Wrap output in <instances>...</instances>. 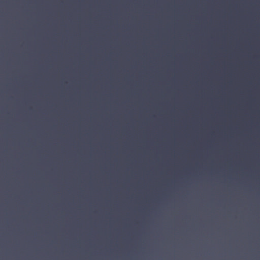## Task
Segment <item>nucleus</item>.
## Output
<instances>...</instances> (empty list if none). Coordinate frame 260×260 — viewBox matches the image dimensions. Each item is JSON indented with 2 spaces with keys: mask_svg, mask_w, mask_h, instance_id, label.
I'll use <instances>...</instances> for the list:
<instances>
[{
  "mask_svg": "<svg viewBox=\"0 0 260 260\" xmlns=\"http://www.w3.org/2000/svg\"><path fill=\"white\" fill-rule=\"evenodd\" d=\"M201 34H202V35H203L204 34H203V33H202Z\"/></svg>",
  "mask_w": 260,
  "mask_h": 260,
  "instance_id": "obj_11",
  "label": "nucleus"
},
{
  "mask_svg": "<svg viewBox=\"0 0 260 260\" xmlns=\"http://www.w3.org/2000/svg\"><path fill=\"white\" fill-rule=\"evenodd\" d=\"M210 33H212V31H210Z\"/></svg>",
  "mask_w": 260,
  "mask_h": 260,
  "instance_id": "obj_4",
  "label": "nucleus"
},
{
  "mask_svg": "<svg viewBox=\"0 0 260 260\" xmlns=\"http://www.w3.org/2000/svg\"><path fill=\"white\" fill-rule=\"evenodd\" d=\"M185 34H186V35H187L188 34H187V33H186Z\"/></svg>",
  "mask_w": 260,
  "mask_h": 260,
  "instance_id": "obj_10",
  "label": "nucleus"
},
{
  "mask_svg": "<svg viewBox=\"0 0 260 260\" xmlns=\"http://www.w3.org/2000/svg\"><path fill=\"white\" fill-rule=\"evenodd\" d=\"M116 35H118V33H116Z\"/></svg>",
  "mask_w": 260,
  "mask_h": 260,
  "instance_id": "obj_8",
  "label": "nucleus"
},
{
  "mask_svg": "<svg viewBox=\"0 0 260 260\" xmlns=\"http://www.w3.org/2000/svg\"><path fill=\"white\" fill-rule=\"evenodd\" d=\"M156 34H157V35H158L159 34H158V33H157Z\"/></svg>",
  "mask_w": 260,
  "mask_h": 260,
  "instance_id": "obj_9",
  "label": "nucleus"
},
{
  "mask_svg": "<svg viewBox=\"0 0 260 260\" xmlns=\"http://www.w3.org/2000/svg\"><path fill=\"white\" fill-rule=\"evenodd\" d=\"M54 35H56V33H54Z\"/></svg>",
  "mask_w": 260,
  "mask_h": 260,
  "instance_id": "obj_6",
  "label": "nucleus"
},
{
  "mask_svg": "<svg viewBox=\"0 0 260 260\" xmlns=\"http://www.w3.org/2000/svg\"><path fill=\"white\" fill-rule=\"evenodd\" d=\"M79 34H80V35H81L82 34H81V33H80Z\"/></svg>",
  "mask_w": 260,
  "mask_h": 260,
  "instance_id": "obj_7",
  "label": "nucleus"
},
{
  "mask_svg": "<svg viewBox=\"0 0 260 260\" xmlns=\"http://www.w3.org/2000/svg\"><path fill=\"white\" fill-rule=\"evenodd\" d=\"M230 33H232V31H230Z\"/></svg>",
  "mask_w": 260,
  "mask_h": 260,
  "instance_id": "obj_5",
  "label": "nucleus"
},
{
  "mask_svg": "<svg viewBox=\"0 0 260 260\" xmlns=\"http://www.w3.org/2000/svg\"><path fill=\"white\" fill-rule=\"evenodd\" d=\"M203 32H204V33H205L206 32H205V31H204Z\"/></svg>",
  "mask_w": 260,
  "mask_h": 260,
  "instance_id": "obj_3",
  "label": "nucleus"
},
{
  "mask_svg": "<svg viewBox=\"0 0 260 260\" xmlns=\"http://www.w3.org/2000/svg\"><path fill=\"white\" fill-rule=\"evenodd\" d=\"M154 32H155V33H156L157 32H156V31H155Z\"/></svg>",
  "mask_w": 260,
  "mask_h": 260,
  "instance_id": "obj_1",
  "label": "nucleus"
},
{
  "mask_svg": "<svg viewBox=\"0 0 260 260\" xmlns=\"http://www.w3.org/2000/svg\"><path fill=\"white\" fill-rule=\"evenodd\" d=\"M187 33H189V31H187Z\"/></svg>",
  "mask_w": 260,
  "mask_h": 260,
  "instance_id": "obj_2",
  "label": "nucleus"
},
{
  "mask_svg": "<svg viewBox=\"0 0 260 260\" xmlns=\"http://www.w3.org/2000/svg\"><path fill=\"white\" fill-rule=\"evenodd\" d=\"M224 35H226V33H224Z\"/></svg>",
  "mask_w": 260,
  "mask_h": 260,
  "instance_id": "obj_12",
  "label": "nucleus"
}]
</instances>
